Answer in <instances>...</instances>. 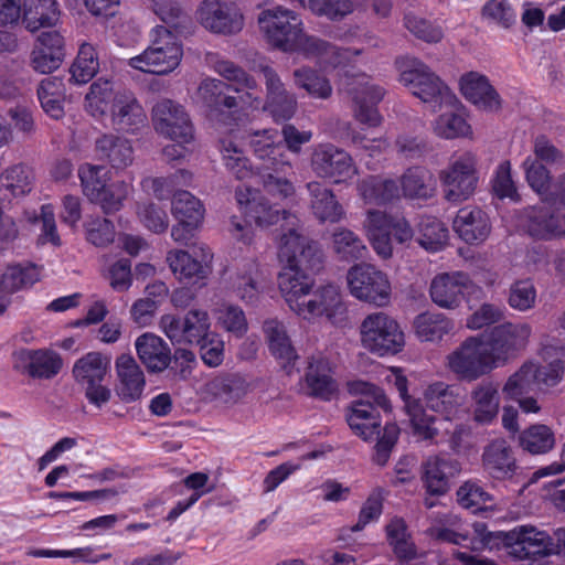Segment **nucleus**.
<instances>
[{"instance_id": "f257e3e1", "label": "nucleus", "mask_w": 565, "mask_h": 565, "mask_svg": "<svg viewBox=\"0 0 565 565\" xmlns=\"http://www.w3.org/2000/svg\"><path fill=\"white\" fill-rule=\"evenodd\" d=\"M349 391L361 397L352 402L348 424L364 440L377 439L374 461L384 466L399 435L396 424L387 423L381 430L379 408L390 411V402L382 388L364 381L350 382Z\"/></svg>"}, {"instance_id": "f03ea898", "label": "nucleus", "mask_w": 565, "mask_h": 565, "mask_svg": "<svg viewBox=\"0 0 565 565\" xmlns=\"http://www.w3.org/2000/svg\"><path fill=\"white\" fill-rule=\"evenodd\" d=\"M309 276L285 273L279 279V290L289 309L305 320L326 317L332 323L343 319L345 306L338 286L327 284L313 289Z\"/></svg>"}, {"instance_id": "7ed1b4c3", "label": "nucleus", "mask_w": 565, "mask_h": 565, "mask_svg": "<svg viewBox=\"0 0 565 565\" xmlns=\"http://www.w3.org/2000/svg\"><path fill=\"white\" fill-rule=\"evenodd\" d=\"M276 244L278 259L285 264L278 280L288 271L306 276L305 270H320L323 253L319 244L305 234L300 220L288 211H284V224L280 226Z\"/></svg>"}, {"instance_id": "20e7f679", "label": "nucleus", "mask_w": 565, "mask_h": 565, "mask_svg": "<svg viewBox=\"0 0 565 565\" xmlns=\"http://www.w3.org/2000/svg\"><path fill=\"white\" fill-rule=\"evenodd\" d=\"M399 82L427 104L433 111L454 107L457 99L449 87L422 61L404 56L396 60Z\"/></svg>"}, {"instance_id": "39448f33", "label": "nucleus", "mask_w": 565, "mask_h": 565, "mask_svg": "<svg viewBox=\"0 0 565 565\" xmlns=\"http://www.w3.org/2000/svg\"><path fill=\"white\" fill-rule=\"evenodd\" d=\"M259 31L266 43L284 53H295L305 29L300 15L282 6L263 10L257 17Z\"/></svg>"}, {"instance_id": "423d86ee", "label": "nucleus", "mask_w": 565, "mask_h": 565, "mask_svg": "<svg viewBox=\"0 0 565 565\" xmlns=\"http://www.w3.org/2000/svg\"><path fill=\"white\" fill-rule=\"evenodd\" d=\"M154 39L139 55L128 60V65L143 73L163 75L181 62L183 51L177 36L164 26L154 29Z\"/></svg>"}, {"instance_id": "0eeeda50", "label": "nucleus", "mask_w": 565, "mask_h": 565, "mask_svg": "<svg viewBox=\"0 0 565 565\" xmlns=\"http://www.w3.org/2000/svg\"><path fill=\"white\" fill-rule=\"evenodd\" d=\"M110 356L100 352H88L73 365L75 382L83 388L87 401L102 408L111 397V391L106 384L110 371Z\"/></svg>"}, {"instance_id": "6e6552de", "label": "nucleus", "mask_w": 565, "mask_h": 565, "mask_svg": "<svg viewBox=\"0 0 565 565\" xmlns=\"http://www.w3.org/2000/svg\"><path fill=\"white\" fill-rule=\"evenodd\" d=\"M362 345L380 356L396 354L405 345L404 332L398 322L385 312L367 315L361 326Z\"/></svg>"}, {"instance_id": "1a4fd4ad", "label": "nucleus", "mask_w": 565, "mask_h": 565, "mask_svg": "<svg viewBox=\"0 0 565 565\" xmlns=\"http://www.w3.org/2000/svg\"><path fill=\"white\" fill-rule=\"evenodd\" d=\"M446 365L457 379L472 382L497 369L484 340L469 337L446 358Z\"/></svg>"}, {"instance_id": "9d476101", "label": "nucleus", "mask_w": 565, "mask_h": 565, "mask_svg": "<svg viewBox=\"0 0 565 565\" xmlns=\"http://www.w3.org/2000/svg\"><path fill=\"white\" fill-rule=\"evenodd\" d=\"M477 157L472 152L452 156L448 166L440 171L439 179L445 186V199L451 203L468 200L478 184Z\"/></svg>"}, {"instance_id": "9b49d317", "label": "nucleus", "mask_w": 565, "mask_h": 565, "mask_svg": "<svg viewBox=\"0 0 565 565\" xmlns=\"http://www.w3.org/2000/svg\"><path fill=\"white\" fill-rule=\"evenodd\" d=\"M348 286L353 297L379 307L391 300L392 286L387 275L374 265L361 263L347 274Z\"/></svg>"}, {"instance_id": "f8f14e48", "label": "nucleus", "mask_w": 565, "mask_h": 565, "mask_svg": "<svg viewBox=\"0 0 565 565\" xmlns=\"http://www.w3.org/2000/svg\"><path fill=\"white\" fill-rule=\"evenodd\" d=\"M310 167L318 178L328 179L333 184H348L359 174L351 154L332 143H321L313 148Z\"/></svg>"}, {"instance_id": "ddd939ff", "label": "nucleus", "mask_w": 565, "mask_h": 565, "mask_svg": "<svg viewBox=\"0 0 565 565\" xmlns=\"http://www.w3.org/2000/svg\"><path fill=\"white\" fill-rule=\"evenodd\" d=\"M195 19L206 31L225 36L238 34L245 25L241 8L224 0H203L195 10Z\"/></svg>"}, {"instance_id": "4468645a", "label": "nucleus", "mask_w": 565, "mask_h": 565, "mask_svg": "<svg viewBox=\"0 0 565 565\" xmlns=\"http://www.w3.org/2000/svg\"><path fill=\"white\" fill-rule=\"evenodd\" d=\"M344 89L354 104V118L370 127L379 126L382 117L376 105L383 99L385 89L365 74L349 78Z\"/></svg>"}, {"instance_id": "2eb2a0df", "label": "nucleus", "mask_w": 565, "mask_h": 565, "mask_svg": "<svg viewBox=\"0 0 565 565\" xmlns=\"http://www.w3.org/2000/svg\"><path fill=\"white\" fill-rule=\"evenodd\" d=\"M159 326L170 341L177 344H194L212 333L209 313L203 309H191L182 318L163 315Z\"/></svg>"}, {"instance_id": "dca6fc26", "label": "nucleus", "mask_w": 565, "mask_h": 565, "mask_svg": "<svg viewBox=\"0 0 565 565\" xmlns=\"http://www.w3.org/2000/svg\"><path fill=\"white\" fill-rule=\"evenodd\" d=\"M497 537L509 550V554L519 559L545 555L553 546V540L545 531L529 524L518 525L510 531H499Z\"/></svg>"}, {"instance_id": "f3484780", "label": "nucleus", "mask_w": 565, "mask_h": 565, "mask_svg": "<svg viewBox=\"0 0 565 565\" xmlns=\"http://www.w3.org/2000/svg\"><path fill=\"white\" fill-rule=\"evenodd\" d=\"M527 323L504 322L491 329L484 343L497 366L523 350L531 337Z\"/></svg>"}, {"instance_id": "a211bd4d", "label": "nucleus", "mask_w": 565, "mask_h": 565, "mask_svg": "<svg viewBox=\"0 0 565 565\" xmlns=\"http://www.w3.org/2000/svg\"><path fill=\"white\" fill-rule=\"evenodd\" d=\"M152 122L156 131L177 142H192L194 127L184 108L170 100L163 99L152 109Z\"/></svg>"}, {"instance_id": "6ab92c4d", "label": "nucleus", "mask_w": 565, "mask_h": 565, "mask_svg": "<svg viewBox=\"0 0 565 565\" xmlns=\"http://www.w3.org/2000/svg\"><path fill=\"white\" fill-rule=\"evenodd\" d=\"M262 161L259 177L264 190L279 200L292 198L296 194V186L290 179L294 175V167L284 147L279 154L273 153Z\"/></svg>"}, {"instance_id": "aec40b11", "label": "nucleus", "mask_w": 565, "mask_h": 565, "mask_svg": "<svg viewBox=\"0 0 565 565\" xmlns=\"http://www.w3.org/2000/svg\"><path fill=\"white\" fill-rule=\"evenodd\" d=\"M214 71L226 79L227 90H233L237 108L257 107L260 103V87L257 81L244 68L232 61L220 60L214 64Z\"/></svg>"}, {"instance_id": "412c9836", "label": "nucleus", "mask_w": 565, "mask_h": 565, "mask_svg": "<svg viewBox=\"0 0 565 565\" xmlns=\"http://www.w3.org/2000/svg\"><path fill=\"white\" fill-rule=\"evenodd\" d=\"M471 287L472 282L466 273H441L433 278L429 295L438 307L456 309L462 303Z\"/></svg>"}, {"instance_id": "4be33fe9", "label": "nucleus", "mask_w": 565, "mask_h": 565, "mask_svg": "<svg viewBox=\"0 0 565 565\" xmlns=\"http://www.w3.org/2000/svg\"><path fill=\"white\" fill-rule=\"evenodd\" d=\"M481 465L491 479L499 481L511 480L519 471L513 449L503 438L493 439L483 447Z\"/></svg>"}, {"instance_id": "5701e85b", "label": "nucleus", "mask_w": 565, "mask_h": 565, "mask_svg": "<svg viewBox=\"0 0 565 565\" xmlns=\"http://www.w3.org/2000/svg\"><path fill=\"white\" fill-rule=\"evenodd\" d=\"M14 369L28 373L33 379H52L63 366L61 355L52 350L21 349L12 354Z\"/></svg>"}, {"instance_id": "b1692460", "label": "nucleus", "mask_w": 565, "mask_h": 565, "mask_svg": "<svg viewBox=\"0 0 565 565\" xmlns=\"http://www.w3.org/2000/svg\"><path fill=\"white\" fill-rule=\"evenodd\" d=\"M422 481L430 495H443L450 488V479L458 476L461 465L441 455L427 457L422 462Z\"/></svg>"}, {"instance_id": "393cba45", "label": "nucleus", "mask_w": 565, "mask_h": 565, "mask_svg": "<svg viewBox=\"0 0 565 565\" xmlns=\"http://www.w3.org/2000/svg\"><path fill=\"white\" fill-rule=\"evenodd\" d=\"M110 120L116 130L127 134H135L147 126L142 105L127 88L119 89L117 100L111 107Z\"/></svg>"}, {"instance_id": "a878e982", "label": "nucleus", "mask_w": 565, "mask_h": 565, "mask_svg": "<svg viewBox=\"0 0 565 565\" xmlns=\"http://www.w3.org/2000/svg\"><path fill=\"white\" fill-rule=\"evenodd\" d=\"M334 369L330 360L321 354L308 359L305 383L310 396L330 401L338 392V384L333 377Z\"/></svg>"}, {"instance_id": "bb28decb", "label": "nucleus", "mask_w": 565, "mask_h": 565, "mask_svg": "<svg viewBox=\"0 0 565 565\" xmlns=\"http://www.w3.org/2000/svg\"><path fill=\"white\" fill-rule=\"evenodd\" d=\"M135 349L140 362L149 373H161L171 363V349L159 335L146 332L135 341Z\"/></svg>"}, {"instance_id": "cd10ccee", "label": "nucleus", "mask_w": 565, "mask_h": 565, "mask_svg": "<svg viewBox=\"0 0 565 565\" xmlns=\"http://www.w3.org/2000/svg\"><path fill=\"white\" fill-rule=\"evenodd\" d=\"M459 85L462 95L480 109H500L501 98L486 75L478 72L466 73L460 77Z\"/></svg>"}, {"instance_id": "c85d7f7f", "label": "nucleus", "mask_w": 565, "mask_h": 565, "mask_svg": "<svg viewBox=\"0 0 565 565\" xmlns=\"http://www.w3.org/2000/svg\"><path fill=\"white\" fill-rule=\"evenodd\" d=\"M116 373L118 376V395L125 403L140 399L146 379L143 371L130 354H121L117 358Z\"/></svg>"}, {"instance_id": "c756f323", "label": "nucleus", "mask_w": 565, "mask_h": 565, "mask_svg": "<svg viewBox=\"0 0 565 565\" xmlns=\"http://www.w3.org/2000/svg\"><path fill=\"white\" fill-rule=\"evenodd\" d=\"M306 189L309 194V207L320 222L338 223L344 217V209L331 189L319 181L308 182Z\"/></svg>"}, {"instance_id": "7c9ffc66", "label": "nucleus", "mask_w": 565, "mask_h": 565, "mask_svg": "<svg viewBox=\"0 0 565 565\" xmlns=\"http://www.w3.org/2000/svg\"><path fill=\"white\" fill-rule=\"evenodd\" d=\"M452 227L468 244L486 241L491 231L488 215L477 206H466L458 211Z\"/></svg>"}, {"instance_id": "2f4dec72", "label": "nucleus", "mask_w": 565, "mask_h": 565, "mask_svg": "<svg viewBox=\"0 0 565 565\" xmlns=\"http://www.w3.org/2000/svg\"><path fill=\"white\" fill-rule=\"evenodd\" d=\"M35 177L25 164H14L0 173V203L9 204L13 198L29 194L34 185Z\"/></svg>"}, {"instance_id": "473e14b6", "label": "nucleus", "mask_w": 565, "mask_h": 565, "mask_svg": "<svg viewBox=\"0 0 565 565\" xmlns=\"http://www.w3.org/2000/svg\"><path fill=\"white\" fill-rule=\"evenodd\" d=\"M97 156L107 160L114 169L124 170L134 162V148L128 139L104 135L95 142Z\"/></svg>"}, {"instance_id": "72a5a7b5", "label": "nucleus", "mask_w": 565, "mask_h": 565, "mask_svg": "<svg viewBox=\"0 0 565 565\" xmlns=\"http://www.w3.org/2000/svg\"><path fill=\"white\" fill-rule=\"evenodd\" d=\"M22 10V23L31 32L53 26L60 19L56 0H23Z\"/></svg>"}, {"instance_id": "f704fd0d", "label": "nucleus", "mask_w": 565, "mask_h": 565, "mask_svg": "<svg viewBox=\"0 0 565 565\" xmlns=\"http://www.w3.org/2000/svg\"><path fill=\"white\" fill-rule=\"evenodd\" d=\"M263 331L270 353L281 362L282 366L290 365L298 359L285 324L277 319L264 321Z\"/></svg>"}, {"instance_id": "c9c22d12", "label": "nucleus", "mask_w": 565, "mask_h": 565, "mask_svg": "<svg viewBox=\"0 0 565 565\" xmlns=\"http://www.w3.org/2000/svg\"><path fill=\"white\" fill-rule=\"evenodd\" d=\"M398 182L403 196L407 199H429L436 190L434 174L419 166L408 168Z\"/></svg>"}, {"instance_id": "e433bc0d", "label": "nucleus", "mask_w": 565, "mask_h": 565, "mask_svg": "<svg viewBox=\"0 0 565 565\" xmlns=\"http://www.w3.org/2000/svg\"><path fill=\"white\" fill-rule=\"evenodd\" d=\"M475 420L480 424L491 423L499 413L500 397L498 385L481 382L471 391Z\"/></svg>"}, {"instance_id": "4c0bfd02", "label": "nucleus", "mask_w": 565, "mask_h": 565, "mask_svg": "<svg viewBox=\"0 0 565 565\" xmlns=\"http://www.w3.org/2000/svg\"><path fill=\"white\" fill-rule=\"evenodd\" d=\"M331 249L342 262L362 259L367 254V247L359 234L350 228L338 226L331 234Z\"/></svg>"}, {"instance_id": "58836bf2", "label": "nucleus", "mask_w": 565, "mask_h": 565, "mask_svg": "<svg viewBox=\"0 0 565 565\" xmlns=\"http://www.w3.org/2000/svg\"><path fill=\"white\" fill-rule=\"evenodd\" d=\"M248 385L239 375L217 376L206 384V393L213 401L233 405L247 393Z\"/></svg>"}, {"instance_id": "ea45409f", "label": "nucleus", "mask_w": 565, "mask_h": 565, "mask_svg": "<svg viewBox=\"0 0 565 565\" xmlns=\"http://www.w3.org/2000/svg\"><path fill=\"white\" fill-rule=\"evenodd\" d=\"M424 398L428 408L446 416L456 413L462 404L458 388L444 382L430 384L424 393Z\"/></svg>"}, {"instance_id": "a19ab883", "label": "nucleus", "mask_w": 565, "mask_h": 565, "mask_svg": "<svg viewBox=\"0 0 565 565\" xmlns=\"http://www.w3.org/2000/svg\"><path fill=\"white\" fill-rule=\"evenodd\" d=\"M120 88H116L108 79L94 82L85 96V108L95 118H100L111 111Z\"/></svg>"}, {"instance_id": "79ce46f5", "label": "nucleus", "mask_w": 565, "mask_h": 565, "mask_svg": "<svg viewBox=\"0 0 565 565\" xmlns=\"http://www.w3.org/2000/svg\"><path fill=\"white\" fill-rule=\"evenodd\" d=\"M416 335L426 342L441 340L454 329V322L445 315L438 312H424L414 320Z\"/></svg>"}, {"instance_id": "37998d69", "label": "nucleus", "mask_w": 565, "mask_h": 565, "mask_svg": "<svg viewBox=\"0 0 565 565\" xmlns=\"http://www.w3.org/2000/svg\"><path fill=\"white\" fill-rule=\"evenodd\" d=\"M38 97L49 116L58 119L64 115L65 88L61 78L53 76L42 79L38 88Z\"/></svg>"}, {"instance_id": "c03bdc74", "label": "nucleus", "mask_w": 565, "mask_h": 565, "mask_svg": "<svg viewBox=\"0 0 565 565\" xmlns=\"http://www.w3.org/2000/svg\"><path fill=\"white\" fill-rule=\"evenodd\" d=\"M226 84L217 78L203 79L196 90L198 98L209 108L220 110L222 108H237L233 95L225 94Z\"/></svg>"}, {"instance_id": "a18cd8bd", "label": "nucleus", "mask_w": 565, "mask_h": 565, "mask_svg": "<svg viewBox=\"0 0 565 565\" xmlns=\"http://www.w3.org/2000/svg\"><path fill=\"white\" fill-rule=\"evenodd\" d=\"M257 266L254 262H248L242 271L231 277V288L236 296L244 302L254 305L259 300L260 286L257 280Z\"/></svg>"}, {"instance_id": "49530a36", "label": "nucleus", "mask_w": 565, "mask_h": 565, "mask_svg": "<svg viewBox=\"0 0 565 565\" xmlns=\"http://www.w3.org/2000/svg\"><path fill=\"white\" fill-rule=\"evenodd\" d=\"M295 53L319 58L329 64H337L340 61V53L335 45L318 36L309 35L305 30L298 39Z\"/></svg>"}, {"instance_id": "de8ad7c7", "label": "nucleus", "mask_w": 565, "mask_h": 565, "mask_svg": "<svg viewBox=\"0 0 565 565\" xmlns=\"http://www.w3.org/2000/svg\"><path fill=\"white\" fill-rule=\"evenodd\" d=\"M172 215L180 222L199 225L204 217V206L189 191H177L171 202Z\"/></svg>"}, {"instance_id": "09e8293b", "label": "nucleus", "mask_w": 565, "mask_h": 565, "mask_svg": "<svg viewBox=\"0 0 565 565\" xmlns=\"http://www.w3.org/2000/svg\"><path fill=\"white\" fill-rule=\"evenodd\" d=\"M294 83L298 88L305 89L311 97L328 99L333 88L330 81L310 67H300L294 71Z\"/></svg>"}, {"instance_id": "8fccbe9b", "label": "nucleus", "mask_w": 565, "mask_h": 565, "mask_svg": "<svg viewBox=\"0 0 565 565\" xmlns=\"http://www.w3.org/2000/svg\"><path fill=\"white\" fill-rule=\"evenodd\" d=\"M167 262L172 273L181 281H190L193 278L203 279L206 276V269L202 266V263L185 250L169 252Z\"/></svg>"}, {"instance_id": "3c124183", "label": "nucleus", "mask_w": 565, "mask_h": 565, "mask_svg": "<svg viewBox=\"0 0 565 565\" xmlns=\"http://www.w3.org/2000/svg\"><path fill=\"white\" fill-rule=\"evenodd\" d=\"M535 372L534 362L523 363L516 372L509 376L503 385L502 393L505 398H521L522 395H527L534 392V390L537 388Z\"/></svg>"}, {"instance_id": "603ef678", "label": "nucleus", "mask_w": 565, "mask_h": 565, "mask_svg": "<svg viewBox=\"0 0 565 565\" xmlns=\"http://www.w3.org/2000/svg\"><path fill=\"white\" fill-rule=\"evenodd\" d=\"M519 443L524 450L533 455H541L553 449L555 437L548 426L535 424L520 434Z\"/></svg>"}, {"instance_id": "864d4df0", "label": "nucleus", "mask_w": 565, "mask_h": 565, "mask_svg": "<svg viewBox=\"0 0 565 565\" xmlns=\"http://www.w3.org/2000/svg\"><path fill=\"white\" fill-rule=\"evenodd\" d=\"M418 243L429 252L441 249L448 239V228L434 216H423L418 224Z\"/></svg>"}, {"instance_id": "5fc2aeb1", "label": "nucleus", "mask_w": 565, "mask_h": 565, "mask_svg": "<svg viewBox=\"0 0 565 565\" xmlns=\"http://www.w3.org/2000/svg\"><path fill=\"white\" fill-rule=\"evenodd\" d=\"M131 193V185L125 181H116L107 183L98 195L93 196L89 201L99 205L104 213H115L119 211L125 200Z\"/></svg>"}, {"instance_id": "6e6d98bb", "label": "nucleus", "mask_w": 565, "mask_h": 565, "mask_svg": "<svg viewBox=\"0 0 565 565\" xmlns=\"http://www.w3.org/2000/svg\"><path fill=\"white\" fill-rule=\"evenodd\" d=\"M99 68V62L95 47L88 43L82 44L78 54L71 66L70 81L76 84H85L89 82Z\"/></svg>"}, {"instance_id": "4d7b16f0", "label": "nucleus", "mask_w": 565, "mask_h": 565, "mask_svg": "<svg viewBox=\"0 0 565 565\" xmlns=\"http://www.w3.org/2000/svg\"><path fill=\"white\" fill-rule=\"evenodd\" d=\"M527 230L536 238L550 239L561 236L558 213L547 209L533 210L530 214Z\"/></svg>"}, {"instance_id": "13d9d810", "label": "nucleus", "mask_w": 565, "mask_h": 565, "mask_svg": "<svg viewBox=\"0 0 565 565\" xmlns=\"http://www.w3.org/2000/svg\"><path fill=\"white\" fill-rule=\"evenodd\" d=\"M246 142L249 145L254 154L264 160L273 153L279 154L281 142L278 140V131L276 129L246 130Z\"/></svg>"}, {"instance_id": "bf43d9fd", "label": "nucleus", "mask_w": 565, "mask_h": 565, "mask_svg": "<svg viewBox=\"0 0 565 565\" xmlns=\"http://www.w3.org/2000/svg\"><path fill=\"white\" fill-rule=\"evenodd\" d=\"M525 180L529 186L540 196L550 195L551 191V172L545 164L532 159L527 156L522 163Z\"/></svg>"}, {"instance_id": "052dcab7", "label": "nucleus", "mask_w": 565, "mask_h": 565, "mask_svg": "<svg viewBox=\"0 0 565 565\" xmlns=\"http://www.w3.org/2000/svg\"><path fill=\"white\" fill-rule=\"evenodd\" d=\"M537 291L530 278L519 279L511 284L508 291L509 306L518 311L524 312L535 307Z\"/></svg>"}, {"instance_id": "680f3d73", "label": "nucleus", "mask_w": 565, "mask_h": 565, "mask_svg": "<svg viewBox=\"0 0 565 565\" xmlns=\"http://www.w3.org/2000/svg\"><path fill=\"white\" fill-rule=\"evenodd\" d=\"M303 8L317 17L341 21L354 11V3L353 0H308Z\"/></svg>"}, {"instance_id": "e2e57ef3", "label": "nucleus", "mask_w": 565, "mask_h": 565, "mask_svg": "<svg viewBox=\"0 0 565 565\" xmlns=\"http://www.w3.org/2000/svg\"><path fill=\"white\" fill-rule=\"evenodd\" d=\"M370 223L369 236L372 247L381 257H391V231L384 224L386 223V215L381 212H371Z\"/></svg>"}, {"instance_id": "0e129e2a", "label": "nucleus", "mask_w": 565, "mask_h": 565, "mask_svg": "<svg viewBox=\"0 0 565 565\" xmlns=\"http://www.w3.org/2000/svg\"><path fill=\"white\" fill-rule=\"evenodd\" d=\"M457 501L465 509H473L475 512L483 510L493 502V497L478 482L466 481L457 490Z\"/></svg>"}, {"instance_id": "69168bd1", "label": "nucleus", "mask_w": 565, "mask_h": 565, "mask_svg": "<svg viewBox=\"0 0 565 565\" xmlns=\"http://www.w3.org/2000/svg\"><path fill=\"white\" fill-rule=\"evenodd\" d=\"M284 211L271 205L264 196L247 200V215L260 227H267L276 224L280 218L284 220Z\"/></svg>"}, {"instance_id": "338daca9", "label": "nucleus", "mask_w": 565, "mask_h": 565, "mask_svg": "<svg viewBox=\"0 0 565 565\" xmlns=\"http://www.w3.org/2000/svg\"><path fill=\"white\" fill-rule=\"evenodd\" d=\"M433 131L444 139H454L469 134L470 126L466 119L454 111H447L438 116L433 122Z\"/></svg>"}, {"instance_id": "774afa93", "label": "nucleus", "mask_w": 565, "mask_h": 565, "mask_svg": "<svg viewBox=\"0 0 565 565\" xmlns=\"http://www.w3.org/2000/svg\"><path fill=\"white\" fill-rule=\"evenodd\" d=\"M409 416L415 435L425 440H433L438 435L436 417L426 413L419 402H409L405 409Z\"/></svg>"}]
</instances>
